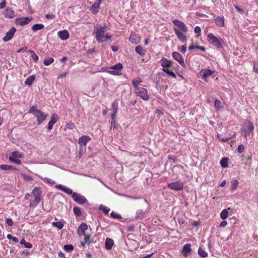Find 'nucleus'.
Listing matches in <instances>:
<instances>
[{"label":"nucleus","mask_w":258,"mask_h":258,"mask_svg":"<svg viewBox=\"0 0 258 258\" xmlns=\"http://www.w3.org/2000/svg\"><path fill=\"white\" fill-rule=\"evenodd\" d=\"M172 23L175 26V27L173 28V30L178 39L182 43H185L187 40V27L184 22L178 19H174Z\"/></svg>","instance_id":"nucleus-1"},{"label":"nucleus","mask_w":258,"mask_h":258,"mask_svg":"<svg viewBox=\"0 0 258 258\" xmlns=\"http://www.w3.org/2000/svg\"><path fill=\"white\" fill-rule=\"evenodd\" d=\"M55 188L64 192L68 195H72L73 200L78 204L83 205L87 201L84 196L77 192H73L71 188L67 187L61 184L55 185Z\"/></svg>","instance_id":"nucleus-2"},{"label":"nucleus","mask_w":258,"mask_h":258,"mask_svg":"<svg viewBox=\"0 0 258 258\" xmlns=\"http://www.w3.org/2000/svg\"><path fill=\"white\" fill-rule=\"evenodd\" d=\"M107 27L106 26L96 27L95 28V31L94 33L95 35V38L98 42H103L110 39L111 36L105 35V32Z\"/></svg>","instance_id":"nucleus-3"},{"label":"nucleus","mask_w":258,"mask_h":258,"mask_svg":"<svg viewBox=\"0 0 258 258\" xmlns=\"http://www.w3.org/2000/svg\"><path fill=\"white\" fill-rule=\"evenodd\" d=\"M37 105H34L29 109L28 113L33 114L37 119V124H41L48 116V114H45L39 109H37Z\"/></svg>","instance_id":"nucleus-4"},{"label":"nucleus","mask_w":258,"mask_h":258,"mask_svg":"<svg viewBox=\"0 0 258 258\" xmlns=\"http://www.w3.org/2000/svg\"><path fill=\"white\" fill-rule=\"evenodd\" d=\"M207 40L211 45L217 48H222L224 46V42L223 39L220 36H216L212 33L208 34Z\"/></svg>","instance_id":"nucleus-5"},{"label":"nucleus","mask_w":258,"mask_h":258,"mask_svg":"<svg viewBox=\"0 0 258 258\" xmlns=\"http://www.w3.org/2000/svg\"><path fill=\"white\" fill-rule=\"evenodd\" d=\"M161 66L162 67V71L166 73L168 76L172 77L173 78H176V76L175 74L169 70V68H171L173 65V62L166 58L163 57L161 60Z\"/></svg>","instance_id":"nucleus-6"},{"label":"nucleus","mask_w":258,"mask_h":258,"mask_svg":"<svg viewBox=\"0 0 258 258\" xmlns=\"http://www.w3.org/2000/svg\"><path fill=\"white\" fill-rule=\"evenodd\" d=\"M32 195L34 199L32 201H30L29 205L30 207L34 208L39 204L42 198V191L40 188L38 187L34 188L32 190Z\"/></svg>","instance_id":"nucleus-7"},{"label":"nucleus","mask_w":258,"mask_h":258,"mask_svg":"<svg viewBox=\"0 0 258 258\" xmlns=\"http://www.w3.org/2000/svg\"><path fill=\"white\" fill-rule=\"evenodd\" d=\"M123 69L122 63L119 62L115 65L109 67V69L114 70L113 71H108L110 74L118 76L121 74V70Z\"/></svg>","instance_id":"nucleus-8"},{"label":"nucleus","mask_w":258,"mask_h":258,"mask_svg":"<svg viewBox=\"0 0 258 258\" xmlns=\"http://www.w3.org/2000/svg\"><path fill=\"white\" fill-rule=\"evenodd\" d=\"M135 93L138 96H139L145 101H147L149 99L148 91L144 88L141 87L135 89Z\"/></svg>","instance_id":"nucleus-9"},{"label":"nucleus","mask_w":258,"mask_h":258,"mask_svg":"<svg viewBox=\"0 0 258 258\" xmlns=\"http://www.w3.org/2000/svg\"><path fill=\"white\" fill-rule=\"evenodd\" d=\"M168 187L174 190H181L183 189V183L180 181H177L169 183Z\"/></svg>","instance_id":"nucleus-10"},{"label":"nucleus","mask_w":258,"mask_h":258,"mask_svg":"<svg viewBox=\"0 0 258 258\" xmlns=\"http://www.w3.org/2000/svg\"><path fill=\"white\" fill-rule=\"evenodd\" d=\"M172 56L183 68H185V64L184 62L183 57L182 55L178 52L174 51L172 52Z\"/></svg>","instance_id":"nucleus-11"},{"label":"nucleus","mask_w":258,"mask_h":258,"mask_svg":"<svg viewBox=\"0 0 258 258\" xmlns=\"http://www.w3.org/2000/svg\"><path fill=\"white\" fill-rule=\"evenodd\" d=\"M16 31L17 30L14 27H12L9 31L6 33V36L3 37V40L4 42H7L11 40L13 38Z\"/></svg>","instance_id":"nucleus-12"},{"label":"nucleus","mask_w":258,"mask_h":258,"mask_svg":"<svg viewBox=\"0 0 258 258\" xmlns=\"http://www.w3.org/2000/svg\"><path fill=\"white\" fill-rule=\"evenodd\" d=\"M31 20V18H29V17H21L17 18L16 19V23L17 24L23 26L28 24L30 22Z\"/></svg>","instance_id":"nucleus-13"},{"label":"nucleus","mask_w":258,"mask_h":258,"mask_svg":"<svg viewBox=\"0 0 258 258\" xmlns=\"http://www.w3.org/2000/svg\"><path fill=\"white\" fill-rule=\"evenodd\" d=\"M91 140V138L87 135L83 136L80 138L78 140V143L80 146L85 147V149H86V145L87 142H89Z\"/></svg>","instance_id":"nucleus-14"},{"label":"nucleus","mask_w":258,"mask_h":258,"mask_svg":"<svg viewBox=\"0 0 258 258\" xmlns=\"http://www.w3.org/2000/svg\"><path fill=\"white\" fill-rule=\"evenodd\" d=\"M5 17L8 19H13L15 17V12L12 8H7L3 12Z\"/></svg>","instance_id":"nucleus-15"},{"label":"nucleus","mask_w":258,"mask_h":258,"mask_svg":"<svg viewBox=\"0 0 258 258\" xmlns=\"http://www.w3.org/2000/svg\"><path fill=\"white\" fill-rule=\"evenodd\" d=\"M213 73L211 70L204 69L200 71L199 76L203 79H206L208 77L212 75Z\"/></svg>","instance_id":"nucleus-16"},{"label":"nucleus","mask_w":258,"mask_h":258,"mask_svg":"<svg viewBox=\"0 0 258 258\" xmlns=\"http://www.w3.org/2000/svg\"><path fill=\"white\" fill-rule=\"evenodd\" d=\"M58 36L62 40H66L68 39L70 37V34L68 30H64L62 31H59L57 33Z\"/></svg>","instance_id":"nucleus-17"},{"label":"nucleus","mask_w":258,"mask_h":258,"mask_svg":"<svg viewBox=\"0 0 258 258\" xmlns=\"http://www.w3.org/2000/svg\"><path fill=\"white\" fill-rule=\"evenodd\" d=\"M88 229V225L85 223H82L78 228V232L79 236L85 235V231Z\"/></svg>","instance_id":"nucleus-18"},{"label":"nucleus","mask_w":258,"mask_h":258,"mask_svg":"<svg viewBox=\"0 0 258 258\" xmlns=\"http://www.w3.org/2000/svg\"><path fill=\"white\" fill-rule=\"evenodd\" d=\"M243 129L247 130L250 133L252 132L254 129V125L252 122L249 120H245Z\"/></svg>","instance_id":"nucleus-19"},{"label":"nucleus","mask_w":258,"mask_h":258,"mask_svg":"<svg viewBox=\"0 0 258 258\" xmlns=\"http://www.w3.org/2000/svg\"><path fill=\"white\" fill-rule=\"evenodd\" d=\"M114 245L113 240L110 238H107L105 240V247L107 250H110L112 248Z\"/></svg>","instance_id":"nucleus-20"},{"label":"nucleus","mask_w":258,"mask_h":258,"mask_svg":"<svg viewBox=\"0 0 258 258\" xmlns=\"http://www.w3.org/2000/svg\"><path fill=\"white\" fill-rule=\"evenodd\" d=\"M191 251V244L190 243H186L183 246L182 252L185 256H187V254L189 253Z\"/></svg>","instance_id":"nucleus-21"},{"label":"nucleus","mask_w":258,"mask_h":258,"mask_svg":"<svg viewBox=\"0 0 258 258\" xmlns=\"http://www.w3.org/2000/svg\"><path fill=\"white\" fill-rule=\"evenodd\" d=\"M216 24L220 27H223L224 26V17H217L215 19Z\"/></svg>","instance_id":"nucleus-22"},{"label":"nucleus","mask_w":258,"mask_h":258,"mask_svg":"<svg viewBox=\"0 0 258 258\" xmlns=\"http://www.w3.org/2000/svg\"><path fill=\"white\" fill-rule=\"evenodd\" d=\"M35 78L36 77L34 75L30 76L25 81V84L27 86H31L32 85Z\"/></svg>","instance_id":"nucleus-23"},{"label":"nucleus","mask_w":258,"mask_h":258,"mask_svg":"<svg viewBox=\"0 0 258 258\" xmlns=\"http://www.w3.org/2000/svg\"><path fill=\"white\" fill-rule=\"evenodd\" d=\"M44 27V26L42 24H36L31 27V29L34 32H36L38 30L43 29Z\"/></svg>","instance_id":"nucleus-24"},{"label":"nucleus","mask_w":258,"mask_h":258,"mask_svg":"<svg viewBox=\"0 0 258 258\" xmlns=\"http://www.w3.org/2000/svg\"><path fill=\"white\" fill-rule=\"evenodd\" d=\"M142 82V80L140 78H137L136 79H134L133 80V85L135 88V89H137V88H140V87H139V85L140 83Z\"/></svg>","instance_id":"nucleus-25"},{"label":"nucleus","mask_w":258,"mask_h":258,"mask_svg":"<svg viewBox=\"0 0 258 258\" xmlns=\"http://www.w3.org/2000/svg\"><path fill=\"white\" fill-rule=\"evenodd\" d=\"M238 184H239V182L237 180H236V179L232 180L231 182V191H233L235 190L237 188Z\"/></svg>","instance_id":"nucleus-26"},{"label":"nucleus","mask_w":258,"mask_h":258,"mask_svg":"<svg viewBox=\"0 0 258 258\" xmlns=\"http://www.w3.org/2000/svg\"><path fill=\"white\" fill-rule=\"evenodd\" d=\"M85 236V241L81 242V245L83 247H84L85 244H89L90 242L89 241L90 238V235L89 234L85 233V235H83Z\"/></svg>","instance_id":"nucleus-27"},{"label":"nucleus","mask_w":258,"mask_h":258,"mask_svg":"<svg viewBox=\"0 0 258 258\" xmlns=\"http://www.w3.org/2000/svg\"><path fill=\"white\" fill-rule=\"evenodd\" d=\"M28 52L31 54V57L35 61V62H37V61L39 59V57L35 53V52L34 51L30 50V49L28 50Z\"/></svg>","instance_id":"nucleus-28"},{"label":"nucleus","mask_w":258,"mask_h":258,"mask_svg":"<svg viewBox=\"0 0 258 258\" xmlns=\"http://www.w3.org/2000/svg\"><path fill=\"white\" fill-rule=\"evenodd\" d=\"M130 42L132 43L137 44L139 42L138 37L135 34H132L129 38Z\"/></svg>","instance_id":"nucleus-29"},{"label":"nucleus","mask_w":258,"mask_h":258,"mask_svg":"<svg viewBox=\"0 0 258 258\" xmlns=\"http://www.w3.org/2000/svg\"><path fill=\"white\" fill-rule=\"evenodd\" d=\"M54 60V59L53 58L50 57H47L44 59L43 63L44 65L48 66L51 64L52 62H53Z\"/></svg>","instance_id":"nucleus-30"},{"label":"nucleus","mask_w":258,"mask_h":258,"mask_svg":"<svg viewBox=\"0 0 258 258\" xmlns=\"http://www.w3.org/2000/svg\"><path fill=\"white\" fill-rule=\"evenodd\" d=\"M135 50L138 54L144 55L146 51L144 50L143 47L141 45H138L136 47Z\"/></svg>","instance_id":"nucleus-31"},{"label":"nucleus","mask_w":258,"mask_h":258,"mask_svg":"<svg viewBox=\"0 0 258 258\" xmlns=\"http://www.w3.org/2000/svg\"><path fill=\"white\" fill-rule=\"evenodd\" d=\"M52 225L54 227L57 228L58 229H61L63 227V224L61 221L53 222L52 223Z\"/></svg>","instance_id":"nucleus-32"},{"label":"nucleus","mask_w":258,"mask_h":258,"mask_svg":"<svg viewBox=\"0 0 258 258\" xmlns=\"http://www.w3.org/2000/svg\"><path fill=\"white\" fill-rule=\"evenodd\" d=\"M228 158H223L220 161L221 166L223 168L227 167L228 166Z\"/></svg>","instance_id":"nucleus-33"},{"label":"nucleus","mask_w":258,"mask_h":258,"mask_svg":"<svg viewBox=\"0 0 258 258\" xmlns=\"http://www.w3.org/2000/svg\"><path fill=\"white\" fill-rule=\"evenodd\" d=\"M198 254L201 257H206L208 256V253L203 249L200 247L198 250Z\"/></svg>","instance_id":"nucleus-34"},{"label":"nucleus","mask_w":258,"mask_h":258,"mask_svg":"<svg viewBox=\"0 0 258 258\" xmlns=\"http://www.w3.org/2000/svg\"><path fill=\"white\" fill-rule=\"evenodd\" d=\"M73 211L74 214L76 216H80L82 215V211L80 208L78 207H74L73 208Z\"/></svg>","instance_id":"nucleus-35"},{"label":"nucleus","mask_w":258,"mask_h":258,"mask_svg":"<svg viewBox=\"0 0 258 258\" xmlns=\"http://www.w3.org/2000/svg\"><path fill=\"white\" fill-rule=\"evenodd\" d=\"M220 217L223 220L226 219L228 217V212L227 209H224L222 211Z\"/></svg>","instance_id":"nucleus-36"},{"label":"nucleus","mask_w":258,"mask_h":258,"mask_svg":"<svg viewBox=\"0 0 258 258\" xmlns=\"http://www.w3.org/2000/svg\"><path fill=\"white\" fill-rule=\"evenodd\" d=\"M11 156H12L14 158H16V157L23 158L24 155L22 153H20L18 151H14V152H12Z\"/></svg>","instance_id":"nucleus-37"},{"label":"nucleus","mask_w":258,"mask_h":258,"mask_svg":"<svg viewBox=\"0 0 258 258\" xmlns=\"http://www.w3.org/2000/svg\"><path fill=\"white\" fill-rule=\"evenodd\" d=\"M20 243L22 245H24L26 248H31L32 247V244L29 242H26L25 240L24 239L21 240V241H20Z\"/></svg>","instance_id":"nucleus-38"},{"label":"nucleus","mask_w":258,"mask_h":258,"mask_svg":"<svg viewBox=\"0 0 258 258\" xmlns=\"http://www.w3.org/2000/svg\"><path fill=\"white\" fill-rule=\"evenodd\" d=\"M110 216L111 218L115 219H121L122 217L121 215L114 211L112 212L110 214Z\"/></svg>","instance_id":"nucleus-39"},{"label":"nucleus","mask_w":258,"mask_h":258,"mask_svg":"<svg viewBox=\"0 0 258 258\" xmlns=\"http://www.w3.org/2000/svg\"><path fill=\"white\" fill-rule=\"evenodd\" d=\"M74 248V246L72 244H67L63 246V249L67 252H70L73 250Z\"/></svg>","instance_id":"nucleus-40"},{"label":"nucleus","mask_w":258,"mask_h":258,"mask_svg":"<svg viewBox=\"0 0 258 258\" xmlns=\"http://www.w3.org/2000/svg\"><path fill=\"white\" fill-rule=\"evenodd\" d=\"M0 167L3 170H9L14 169V167L13 166L6 164L1 165Z\"/></svg>","instance_id":"nucleus-41"},{"label":"nucleus","mask_w":258,"mask_h":258,"mask_svg":"<svg viewBox=\"0 0 258 258\" xmlns=\"http://www.w3.org/2000/svg\"><path fill=\"white\" fill-rule=\"evenodd\" d=\"M111 107L113 110V112H117L118 102L116 101H114L111 104Z\"/></svg>","instance_id":"nucleus-42"},{"label":"nucleus","mask_w":258,"mask_h":258,"mask_svg":"<svg viewBox=\"0 0 258 258\" xmlns=\"http://www.w3.org/2000/svg\"><path fill=\"white\" fill-rule=\"evenodd\" d=\"M9 160L11 161L14 162L17 164H20L21 163V160L20 159H17L16 158H14L12 156L9 157Z\"/></svg>","instance_id":"nucleus-43"},{"label":"nucleus","mask_w":258,"mask_h":258,"mask_svg":"<svg viewBox=\"0 0 258 258\" xmlns=\"http://www.w3.org/2000/svg\"><path fill=\"white\" fill-rule=\"evenodd\" d=\"M57 120V116L56 114H53L51 116L50 121L53 124L55 123Z\"/></svg>","instance_id":"nucleus-44"},{"label":"nucleus","mask_w":258,"mask_h":258,"mask_svg":"<svg viewBox=\"0 0 258 258\" xmlns=\"http://www.w3.org/2000/svg\"><path fill=\"white\" fill-rule=\"evenodd\" d=\"M144 215L145 213L142 210H138L137 212V218H142L143 217H144Z\"/></svg>","instance_id":"nucleus-45"},{"label":"nucleus","mask_w":258,"mask_h":258,"mask_svg":"<svg viewBox=\"0 0 258 258\" xmlns=\"http://www.w3.org/2000/svg\"><path fill=\"white\" fill-rule=\"evenodd\" d=\"M214 106L216 108L219 109V108H222V107L221 106V102L219 100H218V99H216L215 101Z\"/></svg>","instance_id":"nucleus-46"},{"label":"nucleus","mask_w":258,"mask_h":258,"mask_svg":"<svg viewBox=\"0 0 258 258\" xmlns=\"http://www.w3.org/2000/svg\"><path fill=\"white\" fill-rule=\"evenodd\" d=\"M42 179L45 182H46V183H49L51 185H53V184H54L55 183V181L53 180H52L51 178H42Z\"/></svg>","instance_id":"nucleus-47"},{"label":"nucleus","mask_w":258,"mask_h":258,"mask_svg":"<svg viewBox=\"0 0 258 258\" xmlns=\"http://www.w3.org/2000/svg\"><path fill=\"white\" fill-rule=\"evenodd\" d=\"M100 209L105 215H108L110 211V209L106 207H103L102 208H101Z\"/></svg>","instance_id":"nucleus-48"},{"label":"nucleus","mask_w":258,"mask_h":258,"mask_svg":"<svg viewBox=\"0 0 258 258\" xmlns=\"http://www.w3.org/2000/svg\"><path fill=\"white\" fill-rule=\"evenodd\" d=\"M250 132L247 131V130H245L244 129L242 130L241 132V135L246 139L247 137L250 134Z\"/></svg>","instance_id":"nucleus-49"},{"label":"nucleus","mask_w":258,"mask_h":258,"mask_svg":"<svg viewBox=\"0 0 258 258\" xmlns=\"http://www.w3.org/2000/svg\"><path fill=\"white\" fill-rule=\"evenodd\" d=\"M6 223L9 226H12L13 225V221L12 219L7 218L6 219Z\"/></svg>","instance_id":"nucleus-50"},{"label":"nucleus","mask_w":258,"mask_h":258,"mask_svg":"<svg viewBox=\"0 0 258 258\" xmlns=\"http://www.w3.org/2000/svg\"><path fill=\"white\" fill-rule=\"evenodd\" d=\"M244 147L242 144L238 146V147L237 148V151L238 153H242L244 152Z\"/></svg>","instance_id":"nucleus-51"},{"label":"nucleus","mask_w":258,"mask_h":258,"mask_svg":"<svg viewBox=\"0 0 258 258\" xmlns=\"http://www.w3.org/2000/svg\"><path fill=\"white\" fill-rule=\"evenodd\" d=\"M195 33L198 34V36H199L201 34V28L199 26H196L194 29Z\"/></svg>","instance_id":"nucleus-52"},{"label":"nucleus","mask_w":258,"mask_h":258,"mask_svg":"<svg viewBox=\"0 0 258 258\" xmlns=\"http://www.w3.org/2000/svg\"><path fill=\"white\" fill-rule=\"evenodd\" d=\"M116 114H117V112H113V113L111 114V119L112 121V122L111 123L112 125H113V123L115 122V118H116Z\"/></svg>","instance_id":"nucleus-53"},{"label":"nucleus","mask_w":258,"mask_h":258,"mask_svg":"<svg viewBox=\"0 0 258 258\" xmlns=\"http://www.w3.org/2000/svg\"><path fill=\"white\" fill-rule=\"evenodd\" d=\"M178 49L183 53H185L186 51V46L185 45L181 46Z\"/></svg>","instance_id":"nucleus-54"},{"label":"nucleus","mask_w":258,"mask_h":258,"mask_svg":"<svg viewBox=\"0 0 258 258\" xmlns=\"http://www.w3.org/2000/svg\"><path fill=\"white\" fill-rule=\"evenodd\" d=\"M6 1L3 0L0 3V9H3L6 7Z\"/></svg>","instance_id":"nucleus-55"},{"label":"nucleus","mask_w":258,"mask_h":258,"mask_svg":"<svg viewBox=\"0 0 258 258\" xmlns=\"http://www.w3.org/2000/svg\"><path fill=\"white\" fill-rule=\"evenodd\" d=\"M218 138H219L220 139L221 141H222L223 142H226L230 139V137H224V138H220L219 135H218Z\"/></svg>","instance_id":"nucleus-56"},{"label":"nucleus","mask_w":258,"mask_h":258,"mask_svg":"<svg viewBox=\"0 0 258 258\" xmlns=\"http://www.w3.org/2000/svg\"><path fill=\"white\" fill-rule=\"evenodd\" d=\"M167 158L168 159V160H173L174 163H176L177 162V159L175 156L173 157V156H168Z\"/></svg>","instance_id":"nucleus-57"},{"label":"nucleus","mask_w":258,"mask_h":258,"mask_svg":"<svg viewBox=\"0 0 258 258\" xmlns=\"http://www.w3.org/2000/svg\"><path fill=\"white\" fill-rule=\"evenodd\" d=\"M196 49H200V50H201L203 51H206V48L204 46L197 45L196 46Z\"/></svg>","instance_id":"nucleus-58"},{"label":"nucleus","mask_w":258,"mask_h":258,"mask_svg":"<svg viewBox=\"0 0 258 258\" xmlns=\"http://www.w3.org/2000/svg\"><path fill=\"white\" fill-rule=\"evenodd\" d=\"M45 17L48 19H53L54 18V16L53 14H47Z\"/></svg>","instance_id":"nucleus-59"},{"label":"nucleus","mask_w":258,"mask_h":258,"mask_svg":"<svg viewBox=\"0 0 258 258\" xmlns=\"http://www.w3.org/2000/svg\"><path fill=\"white\" fill-rule=\"evenodd\" d=\"M54 124H53V123L51 122L50 121H49L47 127L48 130H51Z\"/></svg>","instance_id":"nucleus-60"},{"label":"nucleus","mask_w":258,"mask_h":258,"mask_svg":"<svg viewBox=\"0 0 258 258\" xmlns=\"http://www.w3.org/2000/svg\"><path fill=\"white\" fill-rule=\"evenodd\" d=\"M253 69L255 72L258 73V63H254L253 65Z\"/></svg>","instance_id":"nucleus-61"},{"label":"nucleus","mask_w":258,"mask_h":258,"mask_svg":"<svg viewBox=\"0 0 258 258\" xmlns=\"http://www.w3.org/2000/svg\"><path fill=\"white\" fill-rule=\"evenodd\" d=\"M227 225V222L226 221H223L221 222L220 226L222 227H224Z\"/></svg>","instance_id":"nucleus-62"},{"label":"nucleus","mask_w":258,"mask_h":258,"mask_svg":"<svg viewBox=\"0 0 258 258\" xmlns=\"http://www.w3.org/2000/svg\"><path fill=\"white\" fill-rule=\"evenodd\" d=\"M109 69V67H104L101 68V70L102 72H106L108 73V71H109L108 70Z\"/></svg>","instance_id":"nucleus-63"},{"label":"nucleus","mask_w":258,"mask_h":258,"mask_svg":"<svg viewBox=\"0 0 258 258\" xmlns=\"http://www.w3.org/2000/svg\"><path fill=\"white\" fill-rule=\"evenodd\" d=\"M67 73H64L62 74H60L58 76V79L65 78L67 76Z\"/></svg>","instance_id":"nucleus-64"}]
</instances>
